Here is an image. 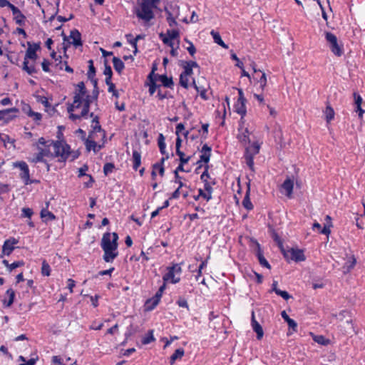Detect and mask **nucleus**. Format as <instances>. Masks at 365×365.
Returning a JSON list of instances; mask_svg holds the SVG:
<instances>
[{
	"instance_id": "1",
	"label": "nucleus",
	"mask_w": 365,
	"mask_h": 365,
	"mask_svg": "<svg viewBox=\"0 0 365 365\" xmlns=\"http://www.w3.org/2000/svg\"><path fill=\"white\" fill-rule=\"evenodd\" d=\"M73 96V101L68 105L67 110L70 113L69 118L72 120L87 118L91 96L88 93L83 82H79Z\"/></svg>"
},
{
	"instance_id": "2",
	"label": "nucleus",
	"mask_w": 365,
	"mask_h": 365,
	"mask_svg": "<svg viewBox=\"0 0 365 365\" xmlns=\"http://www.w3.org/2000/svg\"><path fill=\"white\" fill-rule=\"evenodd\" d=\"M118 235L116 232H106L101 239V246L104 252L103 259L106 262H112L117 257Z\"/></svg>"
},
{
	"instance_id": "3",
	"label": "nucleus",
	"mask_w": 365,
	"mask_h": 365,
	"mask_svg": "<svg viewBox=\"0 0 365 365\" xmlns=\"http://www.w3.org/2000/svg\"><path fill=\"white\" fill-rule=\"evenodd\" d=\"M28 48L26 52L24 61L23 63V70L25 71L28 74L32 75L37 72L34 63L29 65L28 59L33 60L35 61L37 58L36 51L40 48L38 44L31 45L30 42H28Z\"/></svg>"
},
{
	"instance_id": "4",
	"label": "nucleus",
	"mask_w": 365,
	"mask_h": 365,
	"mask_svg": "<svg viewBox=\"0 0 365 365\" xmlns=\"http://www.w3.org/2000/svg\"><path fill=\"white\" fill-rule=\"evenodd\" d=\"M53 148V155L51 157L58 158V162L65 163L71 153L70 146L63 141H51Z\"/></svg>"
},
{
	"instance_id": "5",
	"label": "nucleus",
	"mask_w": 365,
	"mask_h": 365,
	"mask_svg": "<svg viewBox=\"0 0 365 365\" xmlns=\"http://www.w3.org/2000/svg\"><path fill=\"white\" fill-rule=\"evenodd\" d=\"M135 14L139 19L145 23L149 22L154 18L152 3L149 0H143L139 7L135 9Z\"/></svg>"
},
{
	"instance_id": "6",
	"label": "nucleus",
	"mask_w": 365,
	"mask_h": 365,
	"mask_svg": "<svg viewBox=\"0 0 365 365\" xmlns=\"http://www.w3.org/2000/svg\"><path fill=\"white\" fill-rule=\"evenodd\" d=\"M168 272L163 277L165 282H170L172 284L178 283L180 281V275L182 273L180 264H173L172 266L167 267Z\"/></svg>"
},
{
	"instance_id": "7",
	"label": "nucleus",
	"mask_w": 365,
	"mask_h": 365,
	"mask_svg": "<svg viewBox=\"0 0 365 365\" xmlns=\"http://www.w3.org/2000/svg\"><path fill=\"white\" fill-rule=\"evenodd\" d=\"M14 167L18 168L21 170V173L19 174L20 178L23 180L24 183L27 185H31L34 182V180H31L30 179V174H29V168L28 165L24 161H18L14 163Z\"/></svg>"
},
{
	"instance_id": "8",
	"label": "nucleus",
	"mask_w": 365,
	"mask_h": 365,
	"mask_svg": "<svg viewBox=\"0 0 365 365\" xmlns=\"http://www.w3.org/2000/svg\"><path fill=\"white\" fill-rule=\"evenodd\" d=\"M325 38L329 44V48L332 53L337 56H341L343 53V50L341 46L338 44L336 36L331 32H327Z\"/></svg>"
},
{
	"instance_id": "9",
	"label": "nucleus",
	"mask_w": 365,
	"mask_h": 365,
	"mask_svg": "<svg viewBox=\"0 0 365 365\" xmlns=\"http://www.w3.org/2000/svg\"><path fill=\"white\" fill-rule=\"evenodd\" d=\"M37 149L38 152L34 154L32 158H29V161L31 163H46V160L44 159V158L51 157V155H53L52 153L48 148H42L38 145Z\"/></svg>"
},
{
	"instance_id": "10",
	"label": "nucleus",
	"mask_w": 365,
	"mask_h": 365,
	"mask_svg": "<svg viewBox=\"0 0 365 365\" xmlns=\"http://www.w3.org/2000/svg\"><path fill=\"white\" fill-rule=\"evenodd\" d=\"M244 121L242 123L240 122V126L238 128V134L237 139L244 145L250 143V135L251 132L248 130L247 128L244 127L243 125Z\"/></svg>"
},
{
	"instance_id": "11",
	"label": "nucleus",
	"mask_w": 365,
	"mask_h": 365,
	"mask_svg": "<svg viewBox=\"0 0 365 365\" xmlns=\"http://www.w3.org/2000/svg\"><path fill=\"white\" fill-rule=\"evenodd\" d=\"M284 255L287 258H289L295 262H302L305 260L304 252L299 249H291L287 252H284Z\"/></svg>"
},
{
	"instance_id": "12",
	"label": "nucleus",
	"mask_w": 365,
	"mask_h": 365,
	"mask_svg": "<svg viewBox=\"0 0 365 365\" xmlns=\"http://www.w3.org/2000/svg\"><path fill=\"white\" fill-rule=\"evenodd\" d=\"M19 242L18 240L11 237L6 240L2 247V252L5 255H10L15 249L14 245Z\"/></svg>"
},
{
	"instance_id": "13",
	"label": "nucleus",
	"mask_w": 365,
	"mask_h": 365,
	"mask_svg": "<svg viewBox=\"0 0 365 365\" xmlns=\"http://www.w3.org/2000/svg\"><path fill=\"white\" fill-rule=\"evenodd\" d=\"M85 145L88 151L93 150L94 153L98 152L102 146L98 145L95 141V137L93 133H90L88 138L85 141Z\"/></svg>"
},
{
	"instance_id": "14",
	"label": "nucleus",
	"mask_w": 365,
	"mask_h": 365,
	"mask_svg": "<svg viewBox=\"0 0 365 365\" xmlns=\"http://www.w3.org/2000/svg\"><path fill=\"white\" fill-rule=\"evenodd\" d=\"M18 112L19 110L16 108L1 110H0V120H3L8 122L14 119Z\"/></svg>"
},
{
	"instance_id": "15",
	"label": "nucleus",
	"mask_w": 365,
	"mask_h": 365,
	"mask_svg": "<svg viewBox=\"0 0 365 365\" xmlns=\"http://www.w3.org/2000/svg\"><path fill=\"white\" fill-rule=\"evenodd\" d=\"M294 187V182L290 178H287L282 185V192L288 197H292Z\"/></svg>"
},
{
	"instance_id": "16",
	"label": "nucleus",
	"mask_w": 365,
	"mask_h": 365,
	"mask_svg": "<svg viewBox=\"0 0 365 365\" xmlns=\"http://www.w3.org/2000/svg\"><path fill=\"white\" fill-rule=\"evenodd\" d=\"M251 325L253 331L257 334V339H261L264 335V331L262 326L255 319V312L253 311L252 312Z\"/></svg>"
},
{
	"instance_id": "17",
	"label": "nucleus",
	"mask_w": 365,
	"mask_h": 365,
	"mask_svg": "<svg viewBox=\"0 0 365 365\" xmlns=\"http://www.w3.org/2000/svg\"><path fill=\"white\" fill-rule=\"evenodd\" d=\"M201 153L202 155L200 157V160L197 162V164L202 162L207 163L211 156V148L207 144H205L202 148Z\"/></svg>"
},
{
	"instance_id": "18",
	"label": "nucleus",
	"mask_w": 365,
	"mask_h": 365,
	"mask_svg": "<svg viewBox=\"0 0 365 365\" xmlns=\"http://www.w3.org/2000/svg\"><path fill=\"white\" fill-rule=\"evenodd\" d=\"M69 38L71 40L70 43L73 44L75 47L82 45L81 34L78 30H72L70 33Z\"/></svg>"
},
{
	"instance_id": "19",
	"label": "nucleus",
	"mask_w": 365,
	"mask_h": 365,
	"mask_svg": "<svg viewBox=\"0 0 365 365\" xmlns=\"http://www.w3.org/2000/svg\"><path fill=\"white\" fill-rule=\"evenodd\" d=\"M246 101H237L234 106L235 111L241 115L240 121H244V116L247 113V109L245 106Z\"/></svg>"
},
{
	"instance_id": "20",
	"label": "nucleus",
	"mask_w": 365,
	"mask_h": 365,
	"mask_svg": "<svg viewBox=\"0 0 365 365\" xmlns=\"http://www.w3.org/2000/svg\"><path fill=\"white\" fill-rule=\"evenodd\" d=\"M11 10L12 11L14 19L16 23L19 26L23 25L25 21V16L14 5L11 7Z\"/></svg>"
},
{
	"instance_id": "21",
	"label": "nucleus",
	"mask_w": 365,
	"mask_h": 365,
	"mask_svg": "<svg viewBox=\"0 0 365 365\" xmlns=\"http://www.w3.org/2000/svg\"><path fill=\"white\" fill-rule=\"evenodd\" d=\"M257 250H256V256L259 260V262L261 266L270 269V264L267 262V260L264 258L263 255V252L260 248V245L258 242H256Z\"/></svg>"
},
{
	"instance_id": "22",
	"label": "nucleus",
	"mask_w": 365,
	"mask_h": 365,
	"mask_svg": "<svg viewBox=\"0 0 365 365\" xmlns=\"http://www.w3.org/2000/svg\"><path fill=\"white\" fill-rule=\"evenodd\" d=\"M155 78L156 81H160L162 85L166 88H172L174 84L172 78H168L165 75L156 74L155 75Z\"/></svg>"
},
{
	"instance_id": "23",
	"label": "nucleus",
	"mask_w": 365,
	"mask_h": 365,
	"mask_svg": "<svg viewBox=\"0 0 365 365\" xmlns=\"http://www.w3.org/2000/svg\"><path fill=\"white\" fill-rule=\"evenodd\" d=\"M169 158V155L167 153L165 157H163L160 162L158 163H155L153 165V168H154L155 170H156L159 175L163 177L164 175V173H165V168H164V163L166 160H168Z\"/></svg>"
},
{
	"instance_id": "24",
	"label": "nucleus",
	"mask_w": 365,
	"mask_h": 365,
	"mask_svg": "<svg viewBox=\"0 0 365 365\" xmlns=\"http://www.w3.org/2000/svg\"><path fill=\"white\" fill-rule=\"evenodd\" d=\"M133 162V168L135 170H137L141 164V155L140 153L137 150H133L132 159Z\"/></svg>"
},
{
	"instance_id": "25",
	"label": "nucleus",
	"mask_w": 365,
	"mask_h": 365,
	"mask_svg": "<svg viewBox=\"0 0 365 365\" xmlns=\"http://www.w3.org/2000/svg\"><path fill=\"white\" fill-rule=\"evenodd\" d=\"M185 354V351L182 348H179L175 351L170 358V365H173L177 360H180Z\"/></svg>"
},
{
	"instance_id": "26",
	"label": "nucleus",
	"mask_w": 365,
	"mask_h": 365,
	"mask_svg": "<svg viewBox=\"0 0 365 365\" xmlns=\"http://www.w3.org/2000/svg\"><path fill=\"white\" fill-rule=\"evenodd\" d=\"M259 149L260 145L257 143H254L246 148L245 154L255 157V155L259 153Z\"/></svg>"
},
{
	"instance_id": "27",
	"label": "nucleus",
	"mask_w": 365,
	"mask_h": 365,
	"mask_svg": "<svg viewBox=\"0 0 365 365\" xmlns=\"http://www.w3.org/2000/svg\"><path fill=\"white\" fill-rule=\"evenodd\" d=\"M6 295L8 297V300L4 299L3 304L6 307H9L14 303L15 292L12 289H9L6 292Z\"/></svg>"
},
{
	"instance_id": "28",
	"label": "nucleus",
	"mask_w": 365,
	"mask_h": 365,
	"mask_svg": "<svg viewBox=\"0 0 365 365\" xmlns=\"http://www.w3.org/2000/svg\"><path fill=\"white\" fill-rule=\"evenodd\" d=\"M160 299L154 296L153 297L148 299L145 302L146 310L151 311L154 309L156 306L159 304Z\"/></svg>"
},
{
	"instance_id": "29",
	"label": "nucleus",
	"mask_w": 365,
	"mask_h": 365,
	"mask_svg": "<svg viewBox=\"0 0 365 365\" xmlns=\"http://www.w3.org/2000/svg\"><path fill=\"white\" fill-rule=\"evenodd\" d=\"M250 186L248 185V188L246 192L245 196L244 197V199L242 200V205L247 210H251L253 209V205L250 199Z\"/></svg>"
},
{
	"instance_id": "30",
	"label": "nucleus",
	"mask_w": 365,
	"mask_h": 365,
	"mask_svg": "<svg viewBox=\"0 0 365 365\" xmlns=\"http://www.w3.org/2000/svg\"><path fill=\"white\" fill-rule=\"evenodd\" d=\"M331 225H324V227L322 229L321 225L318 223L317 222H314L313 224V230L317 229L319 230V233L324 234V235H329L331 232L330 227Z\"/></svg>"
},
{
	"instance_id": "31",
	"label": "nucleus",
	"mask_w": 365,
	"mask_h": 365,
	"mask_svg": "<svg viewBox=\"0 0 365 365\" xmlns=\"http://www.w3.org/2000/svg\"><path fill=\"white\" fill-rule=\"evenodd\" d=\"M113 67L115 68V70L119 73L120 74L121 72L123 71V70L125 68V65H124V63L122 61L121 59H120L118 57H113Z\"/></svg>"
},
{
	"instance_id": "32",
	"label": "nucleus",
	"mask_w": 365,
	"mask_h": 365,
	"mask_svg": "<svg viewBox=\"0 0 365 365\" xmlns=\"http://www.w3.org/2000/svg\"><path fill=\"white\" fill-rule=\"evenodd\" d=\"M210 34L212 35L215 43L221 46L224 48H228L227 45H226L224 43V41L222 40L221 36L218 32H216L214 30H212L210 32Z\"/></svg>"
},
{
	"instance_id": "33",
	"label": "nucleus",
	"mask_w": 365,
	"mask_h": 365,
	"mask_svg": "<svg viewBox=\"0 0 365 365\" xmlns=\"http://www.w3.org/2000/svg\"><path fill=\"white\" fill-rule=\"evenodd\" d=\"M148 78L150 80L149 93L150 95H153L157 88L158 89L160 88V86L156 84V83H155L156 79L155 78L152 77V73L149 74Z\"/></svg>"
},
{
	"instance_id": "34",
	"label": "nucleus",
	"mask_w": 365,
	"mask_h": 365,
	"mask_svg": "<svg viewBox=\"0 0 365 365\" xmlns=\"http://www.w3.org/2000/svg\"><path fill=\"white\" fill-rule=\"evenodd\" d=\"M91 127L93 128V131L91 133H93V135L97 133V132H100V133H104L103 131V130L101 129V127L100 125V123H99V121H98V116H95L92 120V125H91ZM103 135H104L105 134L103 133Z\"/></svg>"
},
{
	"instance_id": "35",
	"label": "nucleus",
	"mask_w": 365,
	"mask_h": 365,
	"mask_svg": "<svg viewBox=\"0 0 365 365\" xmlns=\"http://www.w3.org/2000/svg\"><path fill=\"white\" fill-rule=\"evenodd\" d=\"M313 340L319 344L326 346L329 344V339L325 338L323 335H314L312 334Z\"/></svg>"
},
{
	"instance_id": "36",
	"label": "nucleus",
	"mask_w": 365,
	"mask_h": 365,
	"mask_svg": "<svg viewBox=\"0 0 365 365\" xmlns=\"http://www.w3.org/2000/svg\"><path fill=\"white\" fill-rule=\"evenodd\" d=\"M51 269L48 263L44 259L42 262L41 273L43 276L48 277L51 275Z\"/></svg>"
},
{
	"instance_id": "37",
	"label": "nucleus",
	"mask_w": 365,
	"mask_h": 365,
	"mask_svg": "<svg viewBox=\"0 0 365 365\" xmlns=\"http://www.w3.org/2000/svg\"><path fill=\"white\" fill-rule=\"evenodd\" d=\"M324 115L326 117L327 122L329 123L331 120L334 119V109L330 106H327L324 111Z\"/></svg>"
},
{
	"instance_id": "38",
	"label": "nucleus",
	"mask_w": 365,
	"mask_h": 365,
	"mask_svg": "<svg viewBox=\"0 0 365 365\" xmlns=\"http://www.w3.org/2000/svg\"><path fill=\"white\" fill-rule=\"evenodd\" d=\"M192 84H193V86L195 87V88L196 89V91H197V93L200 94V97L202 99L207 100L209 98V97L207 96V91H206L205 88H204L202 87H198L196 85L195 80H193Z\"/></svg>"
},
{
	"instance_id": "39",
	"label": "nucleus",
	"mask_w": 365,
	"mask_h": 365,
	"mask_svg": "<svg viewBox=\"0 0 365 365\" xmlns=\"http://www.w3.org/2000/svg\"><path fill=\"white\" fill-rule=\"evenodd\" d=\"M158 143V147H159L160 153L163 155H165L166 153V152H165L166 145L165 143V138L163 134L159 135Z\"/></svg>"
},
{
	"instance_id": "40",
	"label": "nucleus",
	"mask_w": 365,
	"mask_h": 365,
	"mask_svg": "<svg viewBox=\"0 0 365 365\" xmlns=\"http://www.w3.org/2000/svg\"><path fill=\"white\" fill-rule=\"evenodd\" d=\"M38 359V357L36 356L35 358H31L29 360L26 361L23 356H19V361L24 362L22 364H20L19 365H35Z\"/></svg>"
},
{
	"instance_id": "41",
	"label": "nucleus",
	"mask_w": 365,
	"mask_h": 365,
	"mask_svg": "<svg viewBox=\"0 0 365 365\" xmlns=\"http://www.w3.org/2000/svg\"><path fill=\"white\" fill-rule=\"evenodd\" d=\"M88 78L90 80H93V77H95L96 75V68L93 66V61H88Z\"/></svg>"
},
{
	"instance_id": "42",
	"label": "nucleus",
	"mask_w": 365,
	"mask_h": 365,
	"mask_svg": "<svg viewBox=\"0 0 365 365\" xmlns=\"http://www.w3.org/2000/svg\"><path fill=\"white\" fill-rule=\"evenodd\" d=\"M128 42L133 46L134 48L133 53L136 54L138 52L137 43L136 39H134L133 35L131 34H128L125 35Z\"/></svg>"
},
{
	"instance_id": "43",
	"label": "nucleus",
	"mask_w": 365,
	"mask_h": 365,
	"mask_svg": "<svg viewBox=\"0 0 365 365\" xmlns=\"http://www.w3.org/2000/svg\"><path fill=\"white\" fill-rule=\"evenodd\" d=\"M41 216L46 220H53L56 219V216L51 212L44 209L41 210Z\"/></svg>"
},
{
	"instance_id": "44",
	"label": "nucleus",
	"mask_w": 365,
	"mask_h": 365,
	"mask_svg": "<svg viewBox=\"0 0 365 365\" xmlns=\"http://www.w3.org/2000/svg\"><path fill=\"white\" fill-rule=\"evenodd\" d=\"M160 38L165 44L168 45V46H170L171 48H173L174 46L173 40L170 38H169L167 35L160 34Z\"/></svg>"
},
{
	"instance_id": "45",
	"label": "nucleus",
	"mask_w": 365,
	"mask_h": 365,
	"mask_svg": "<svg viewBox=\"0 0 365 365\" xmlns=\"http://www.w3.org/2000/svg\"><path fill=\"white\" fill-rule=\"evenodd\" d=\"M188 76L182 73L180 76V84L185 88H188Z\"/></svg>"
},
{
	"instance_id": "46",
	"label": "nucleus",
	"mask_w": 365,
	"mask_h": 365,
	"mask_svg": "<svg viewBox=\"0 0 365 365\" xmlns=\"http://www.w3.org/2000/svg\"><path fill=\"white\" fill-rule=\"evenodd\" d=\"M115 168V165L113 163H107L103 166V173L105 175H108L111 173Z\"/></svg>"
},
{
	"instance_id": "47",
	"label": "nucleus",
	"mask_w": 365,
	"mask_h": 365,
	"mask_svg": "<svg viewBox=\"0 0 365 365\" xmlns=\"http://www.w3.org/2000/svg\"><path fill=\"white\" fill-rule=\"evenodd\" d=\"M257 82L259 83V87L263 90L267 85V77L264 73H262Z\"/></svg>"
},
{
	"instance_id": "48",
	"label": "nucleus",
	"mask_w": 365,
	"mask_h": 365,
	"mask_svg": "<svg viewBox=\"0 0 365 365\" xmlns=\"http://www.w3.org/2000/svg\"><path fill=\"white\" fill-rule=\"evenodd\" d=\"M356 264V259L354 258V257L352 255L351 256V261L350 262H346L345 264L344 265V272H349L350 269H351L354 265Z\"/></svg>"
},
{
	"instance_id": "49",
	"label": "nucleus",
	"mask_w": 365,
	"mask_h": 365,
	"mask_svg": "<svg viewBox=\"0 0 365 365\" xmlns=\"http://www.w3.org/2000/svg\"><path fill=\"white\" fill-rule=\"evenodd\" d=\"M155 340V338L153 334V331H150L148 334L143 338L142 343L143 344H148L150 342L153 341Z\"/></svg>"
},
{
	"instance_id": "50",
	"label": "nucleus",
	"mask_w": 365,
	"mask_h": 365,
	"mask_svg": "<svg viewBox=\"0 0 365 365\" xmlns=\"http://www.w3.org/2000/svg\"><path fill=\"white\" fill-rule=\"evenodd\" d=\"M245 158L246 164L252 170H254V157L245 153Z\"/></svg>"
},
{
	"instance_id": "51",
	"label": "nucleus",
	"mask_w": 365,
	"mask_h": 365,
	"mask_svg": "<svg viewBox=\"0 0 365 365\" xmlns=\"http://www.w3.org/2000/svg\"><path fill=\"white\" fill-rule=\"evenodd\" d=\"M185 41L189 44V46L187 47V51L190 54V56H193L196 53L195 47L194 46L193 43L188 39L185 38Z\"/></svg>"
},
{
	"instance_id": "52",
	"label": "nucleus",
	"mask_w": 365,
	"mask_h": 365,
	"mask_svg": "<svg viewBox=\"0 0 365 365\" xmlns=\"http://www.w3.org/2000/svg\"><path fill=\"white\" fill-rule=\"evenodd\" d=\"M198 192H199V196L203 197L207 201H209L210 200L212 199V193H210V192H205L202 189H199Z\"/></svg>"
},
{
	"instance_id": "53",
	"label": "nucleus",
	"mask_w": 365,
	"mask_h": 365,
	"mask_svg": "<svg viewBox=\"0 0 365 365\" xmlns=\"http://www.w3.org/2000/svg\"><path fill=\"white\" fill-rule=\"evenodd\" d=\"M176 154L180 157V162L182 164L187 163L189 162V160H190V156L185 158V153L183 152H182L181 150L180 151V153H176Z\"/></svg>"
},
{
	"instance_id": "54",
	"label": "nucleus",
	"mask_w": 365,
	"mask_h": 365,
	"mask_svg": "<svg viewBox=\"0 0 365 365\" xmlns=\"http://www.w3.org/2000/svg\"><path fill=\"white\" fill-rule=\"evenodd\" d=\"M189 172V170H185L184 169V164L180 163V165L177 167V168L174 171L175 174V178L178 179L180 178V176L179 175V172Z\"/></svg>"
},
{
	"instance_id": "55",
	"label": "nucleus",
	"mask_w": 365,
	"mask_h": 365,
	"mask_svg": "<svg viewBox=\"0 0 365 365\" xmlns=\"http://www.w3.org/2000/svg\"><path fill=\"white\" fill-rule=\"evenodd\" d=\"M165 35L173 40L179 36V31L178 30H168Z\"/></svg>"
},
{
	"instance_id": "56",
	"label": "nucleus",
	"mask_w": 365,
	"mask_h": 365,
	"mask_svg": "<svg viewBox=\"0 0 365 365\" xmlns=\"http://www.w3.org/2000/svg\"><path fill=\"white\" fill-rule=\"evenodd\" d=\"M24 264V262L23 261H17L14 262L9 264V267L8 270L9 272H12L14 269L19 267L21 266H23Z\"/></svg>"
},
{
	"instance_id": "57",
	"label": "nucleus",
	"mask_w": 365,
	"mask_h": 365,
	"mask_svg": "<svg viewBox=\"0 0 365 365\" xmlns=\"http://www.w3.org/2000/svg\"><path fill=\"white\" fill-rule=\"evenodd\" d=\"M210 178V175L208 173V165H207L205 166V171L202 173V174L200 176V179L203 182H208V179Z\"/></svg>"
},
{
	"instance_id": "58",
	"label": "nucleus",
	"mask_w": 365,
	"mask_h": 365,
	"mask_svg": "<svg viewBox=\"0 0 365 365\" xmlns=\"http://www.w3.org/2000/svg\"><path fill=\"white\" fill-rule=\"evenodd\" d=\"M33 215V210L29 207H24L22 209V217L30 218Z\"/></svg>"
},
{
	"instance_id": "59",
	"label": "nucleus",
	"mask_w": 365,
	"mask_h": 365,
	"mask_svg": "<svg viewBox=\"0 0 365 365\" xmlns=\"http://www.w3.org/2000/svg\"><path fill=\"white\" fill-rule=\"evenodd\" d=\"M103 74L106 76H112V75H113V71H112L111 67L108 64L106 60L105 61V69L103 71Z\"/></svg>"
},
{
	"instance_id": "60",
	"label": "nucleus",
	"mask_w": 365,
	"mask_h": 365,
	"mask_svg": "<svg viewBox=\"0 0 365 365\" xmlns=\"http://www.w3.org/2000/svg\"><path fill=\"white\" fill-rule=\"evenodd\" d=\"M51 361L53 364L56 365H66L63 363V359L60 356H53L52 357Z\"/></svg>"
},
{
	"instance_id": "61",
	"label": "nucleus",
	"mask_w": 365,
	"mask_h": 365,
	"mask_svg": "<svg viewBox=\"0 0 365 365\" xmlns=\"http://www.w3.org/2000/svg\"><path fill=\"white\" fill-rule=\"evenodd\" d=\"M28 115L30 117H33L34 120H40L41 119V114L31 110V108L29 109V112L28 113Z\"/></svg>"
},
{
	"instance_id": "62",
	"label": "nucleus",
	"mask_w": 365,
	"mask_h": 365,
	"mask_svg": "<svg viewBox=\"0 0 365 365\" xmlns=\"http://www.w3.org/2000/svg\"><path fill=\"white\" fill-rule=\"evenodd\" d=\"M276 294L277 295L282 297L285 300H287L291 297V296L289 294V293L287 292L282 291L280 289L276 290Z\"/></svg>"
},
{
	"instance_id": "63",
	"label": "nucleus",
	"mask_w": 365,
	"mask_h": 365,
	"mask_svg": "<svg viewBox=\"0 0 365 365\" xmlns=\"http://www.w3.org/2000/svg\"><path fill=\"white\" fill-rule=\"evenodd\" d=\"M88 170V167L87 165H83L81 168L78 169V178H81L84 175L88 176V175H86V172Z\"/></svg>"
},
{
	"instance_id": "64",
	"label": "nucleus",
	"mask_w": 365,
	"mask_h": 365,
	"mask_svg": "<svg viewBox=\"0 0 365 365\" xmlns=\"http://www.w3.org/2000/svg\"><path fill=\"white\" fill-rule=\"evenodd\" d=\"M38 144L43 145L45 148H48L51 146V141H46L44 138H40L38 140Z\"/></svg>"
}]
</instances>
